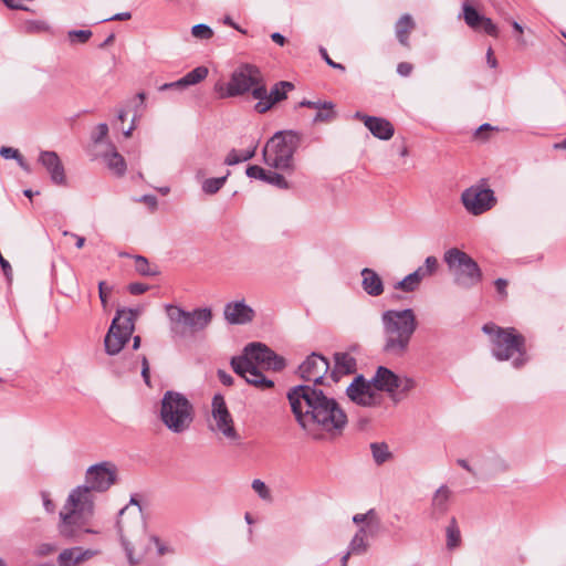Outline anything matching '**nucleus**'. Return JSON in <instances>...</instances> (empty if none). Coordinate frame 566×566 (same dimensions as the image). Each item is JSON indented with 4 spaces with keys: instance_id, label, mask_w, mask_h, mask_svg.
Instances as JSON below:
<instances>
[{
    "instance_id": "13d9d810",
    "label": "nucleus",
    "mask_w": 566,
    "mask_h": 566,
    "mask_svg": "<svg viewBox=\"0 0 566 566\" xmlns=\"http://www.w3.org/2000/svg\"><path fill=\"white\" fill-rule=\"evenodd\" d=\"M63 235L64 237L70 235L72 238H74L76 240L75 245H76L77 249H82L84 247V244H85V238L84 237H80V235H77V234H75L73 232H70V231H63Z\"/></svg>"
},
{
    "instance_id": "603ef678",
    "label": "nucleus",
    "mask_w": 566,
    "mask_h": 566,
    "mask_svg": "<svg viewBox=\"0 0 566 566\" xmlns=\"http://www.w3.org/2000/svg\"><path fill=\"white\" fill-rule=\"evenodd\" d=\"M239 163H242L241 156L237 153L235 149H232L226 157L224 164L228 166H233Z\"/></svg>"
},
{
    "instance_id": "c03bdc74",
    "label": "nucleus",
    "mask_w": 566,
    "mask_h": 566,
    "mask_svg": "<svg viewBox=\"0 0 566 566\" xmlns=\"http://www.w3.org/2000/svg\"><path fill=\"white\" fill-rule=\"evenodd\" d=\"M112 290H113V287L108 286L106 284V282L101 281L98 283V296H99L102 306L105 311L107 310V300H108L109 294L112 293Z\"/></svg>"
},
{
    "instance_id": "e433bc0d",
    "label": "nucleus",
    "mask_w": 566,
    "mask_h": 566,
    "mask_svg": "<svg viewBox=\"0 0 566 566\" xmlns=\"http://www.w3.org/2000/svg\"><path fill=\"white\" fill-rule=\"evenodd\" d=\"M230 171L227 172L226 176L219 178H208L202 184V191L207 195L217 193L224 185Z\"/></svg>"
},
{
    "instance_id": "7c9ffc66",
    "label": "nucleus",
    "mask_w": 566,
    "mask_h": 566,
    "mask_svg": "<svg viewBox=\"0 0 566 566\" xmlns=\"http://www.w3.org/2000/svg\"><path fill=\"white\" fill-rule=\"evenodd\" d=\"M370 450L377 465H381L392 458V453L389 451L386 442H373L370 443Z\"/></svg>"
},
{
    "instance_id": "4c0bfd02",
    "label": "nucleus",
    "mask_w": 566,
    "mask_h": 566,
    "mask_svg": "<svg viewBox=\"0 0 566 566\" xmlns=\"http://www.w3.org/2000/svg\"><path fill=\"white\" fill-rule=\"evenodd\" d=\"M419 280H416V276H413L411 273L405 276L401 281L397 282L395 284L396 290H400L407 293L415 292L420 287Z\"/></svg>"
},
{
    "instance_id": "864d4df0",
    "label": "nucleus",
    "mask_w": 566,
    "mask_h": 566,
    "mask_svg": "<svg viewBox=\"0 0 566 566\" xmlns=\"http://www.w3.org/2000/svg\"><path fill=\"white\" fill-rule=\"evenodd\" d=\"M412 70H413L412 64H410L408 62H400L397 65V72L401 76H409L411 74Z\"/></svg>"
},
{
    "instance_id": "8fccbe9b",
    "label": "nucleus",
    "mask_w": 566,
    "mask_h": 566,
    "mask_svg": "<svg viewBox=\"0 0 566 566\" xmlns=\"http://www.w3.org/2000/svg\"><path fill=\"white\" fill-rule=\"evenodd\" d=\"M319 53H321V56L324 59V61L329 65L332 66L333 69H337V70H340L342 72H345V66L340 63H336L333 61V59L329 57L327 51L325 48L321 46L319 48Z\"/></svg>"
},
{
    "instance_id": "a18cd8bd",
    "label": "nucleus",
    "mask_w": 566,
    "mask_h": 566,
    "mask_svg": "<svg viewBox=\"0 0 566 566\" xmlns=\"http://www.w3.org/2000/svg\"><path fill=\"white\" fill-rule=\"evenodd\" d=\"M148 539L155 544L156 546V549H157V554L159 556H164L166 554H171L174 553V549L167 545H165L164 543L160 542V539L157 537V536H149Z\"/></svg>"
},
{
    "instance_id": "a19ab883",
    "label": "nucleus",
    "mask_w": 566,
    "mask_h": 566,
    "mask_svg": "<svg viewBox=\"0 0 566 566\" xmlns=\"http://www.w3.org/2000/svg\"><path fill=\"white\" fill-rule=\"evenodd\" d=\"M368 544L366 539L360 536H355L352 538L349 543V553L353 554H363L367 551Z\"/></svg>"
},
{
    "instance_id": "f3484780",
    "label": "nucleus",
    "mask_w": 566,
    "mask_h": 566,
    "mask_svg": "<svg viewBox=\"0 0 566 566\" xmlns=\"http://www.w3.org/2000/svg\"><path fill=\"white\" fill-rule=\"evenodd\" d=\"M212 418L216 422L217 431L221 432L229 440H238L239 434L234 428L233 419L228 410L224 398L221 395H214L212 398Z\"/></svg>"
},
{
    "instance_id": "4468645a",
    "label": "nucleus",
    "mask_w": 566,
    "mask_h": 566,
    "mask_svg": "<svg viewBox=\"0 0 566 566\" xmlns=\"http://www.w3.org/2000/svg\"><path fill=\"white\" fill-rule=\"evenodd\" d=\"M484 182L485 179H482L481 184L469 187L461 195L462 205L473 216H480L496 205L494 191L486 188Z\"/></svg>"
},
{
    "instance_id": "f03ea898",
    "label": "nucleus",
    "mask_w": 566,
    "mask_h": 566,
    "mask_svg": "<svg viewBox=\"0 0 566 566\" xmlns=\"http://www.w3.org/2000/svg\"><path fill=\"white\" fill-rule=\"evenodd\" d=\"M230 364L237 375L259 389H269L274 386V382L262 374L259 366L274 371L285 367L284 358L262 343L248 344L243 355L232 357Z\"/></svg>"
},
{
    "instance_id": "aec40b11",
    "label": "nucleus",
    "mask_w": 566,
    "mask_h": 566,
    "mask_svg": "<svg viewBox=\"0 0 566 566\" xmlns=\"http://www.w3.org/2000/svg\"><path fill=\"white\" fill-rule=\"evenodd\" d=\"M397 376L391 369L379 366L370 380L374 389L386 391L395 402H398L400 398L397 397Z\"/></svg>"
},
{
    "instance_id": "b1692460",
    "label": "nucleus",
    "mask_w": 566,
    "mask_h": 566,
    "mask_svg": "<svg viewBox=\"0 0 566 566\" xmlns=\"http://www.w3.org/2000/svg\"><path fill=\"white\" fill-rule=\"evenodd\" d=\"M356 368L357 361L349 353H335L331 376L334 381H338L342 376L354 374Z\"/></svg>"
},
{
    "instance_id": "dca6fc26",
    "label": "nucleus",
    "mask_w": 566,
    "mask_h": 566,
    "mask_svg": "<svg viewBox=\"0 0 566 566\" xmlns=\"http://www.w3.org/2000/svg\"><path fill=\"white\" fill-rule=\"evenodd\" d=\"M347 397L358 406L375 407L378 403V395L375 392L371 380L363 375H357L346 389Z\"/></svg>"
},
{
    "instance_id": "393cba45",
    "label": "nucleus",
    "mask_w": 566,
    "mask_h": 566,
    "mask_svg": "<svg viewBox=\"0 0 566 566\" xmlns=\"http://www.w3.org/2000/svg\"><path fill=\"white\" fill-rule=\"evenodd\" d=\"M98 552L94 549H83L82 547H72L62 551L59 555V566H76L80 563L94 557Z\"/></svg>"
},
{
    "instance_id": "c9c22d12",
    "label": "nucleus",
    "mask_w": 566,
    "mask_h": 566,
    "mask_svg": "<svg viewBox=\"0 0 566 566\" xmlns=\"http://www.w3.org/2000/svg\"><path fill=\"white\" fill-rule=\"evenodd\" d=\"M208 73H209L208 67L201 65V66H197L196 69L191 70L182 77L185 80L187 87H189L191 85H196V84L200 83L201 81H203L208 76Z\"/></svg>"
},
{
    "instance_id": "09e8293b",
    "label": "nucleus",
    "mask_w": 566,
    "mask_h": 566,
    "mask_svg": "<svg viewBox=\"0 0 566 566\" xmlns=\"http://www.w3.org/2000/svg\"><path fill=\"white\" fill-rule=\"evenodd\" d=\"M172 88L179 90V91L187 88L184 77H181L175 82H171V83H165L161 86H159V91H167V90H172Z\"/></svg>"
},
{
    "instance_id": "2eb2a0df",
    "label": "nucleus",
    "mask_w": 566,
    "mask_h": 566,
    "mask_svg": "<svg viewBox=\"0 0 566 566\" xmlns=\"http://www.w3.org/2000/svg\"><path fill=\"white\" fill-rule=\"evenodd\" d=\"M294 88L293 83L287 81H280L274 84L270 92H268L264 82L252 91V97L258 99L254 109L259 114H264L270 111L275 104L284 101L287 97V92Z\"/></svg>"
},
{
    "instance_id": "0e129e2a",
    "label": "nucleus",
    "mask_w": 566,
    "mask_h": 566,
    "mask_svg": "<svg viewBox=\"0 0 566 566\" xmlns=\"http://www.w3.org/2000/svg\"><path fill=\"white\" fill-rule=\"evenodd\" d=\"M140 201L149 205L150 207L157 206V198L153 195H145L140 198Z\"/></svg>"
},
{
    "instance_id": "052dcab7",
    "label": "nucleus",
    "mask_w": 566,
    "mask_h": 566,
    "mask_svg": "<svg viewBox=\"0 0 566 566\" xmlns=\"http://www.w3.org/2000/svg\"><path fill=\"white\" fill-rule=\"evenodd\" d=\"M11 10H27L22 4H19L15 0H1Z\"/></svg>"
},
{
    "instance_id": "7ed1b4c3",
    "label": "nucleus",
    "mask_w": 566,
    "mask_h": 566,
    "mask_svg": "<svg viewBox=\"0 0 566 566\" xmlns=\"http://www.w3.org/2000/svg\"><path fill=\"white\" fill-rule=\"evenodd\" d=\"M382 327V353L390 357H403L410 347L418 321L412 308L386 310L380 316Z\"/></svg>"
},
{
    "instance_id": "9d476101",
    "label": "nucleus",
    "mask_w": 566,
    "mask_h": 566,
    "mask_svg": "<svg viewBox=\"0 0 566 566\" xmlns=\"http://www.w3.org/2000/svg\"><path fill=\"white\" fill-rule=\"evenodd\" d=\"M443 260L453 275V283L462 290H471L483 280L479 264L458 248L444 252Z\"/></svg>"
},
{
    "instance_id": "bb28decb",
    "label": "nucleus",
    "mask_w": 566,
    "mask_h": 566,
    "mask_svg": "<svg viewBox=\"0 0 566 566\" xmlns=\"http://www.w3.org/2000/svg\"><path fill=\"white\" fill-rule=\"evenodd\" d=\"M360 275L363 290L370 296H379L384 293V282L380 275L373 269L365 268Z\"/></svg>"
},
{
    "instance_id": "6e6d98bb",
    "label": "nucleus",
    "mask_w": 566,
    "mask_h": 566,
    "mask_svg": "<svg viewBox=\"0 0 566 566\" xmlns=\"http://www.w3.org/2000/svg\"><path fill=\"white\" fill-rule=\"evenodd\" d=\"M322 104H324V102H322V101L314 102V101L303 99L298 103V106L319 109V108H322Z\"/></svg>"
},
{
    "instance_id": "6e6552de",
    "label": "nucleus",
    "mask_w": 566,
    "mask_h": 566,
    "mask_svg": "<svg viewBox=\"0 0 566 566\" xmlns=\"http://www.w3.org/2000/svg\"><path fill=\"white\" fill-rule=\"evenodd\" d=\"M169 319V329L174 338H186L203 331L212 321L210 308L186 311L178 305L165 306Z\"/></svg>"
},
{
    "instance_id": "4d7b16f0",
    "label": "nucleus",
    "mask_w": 566,
    "mask_h": 566,
    "mask_svg": "<svg viewBox=\"0 0 566 566\" xmlns=\"http://www.w3.org/2000/svg\"><path fill=\"white\" fill-rule=\"evenodd\" d=\"M494 285L500 295L506 296L507 281L505 279L495 280Z\"/></svg>"
},
{
    "instance_id": "0eeeda50",
    "label": "nucleus",
    "mask_w": 566,
    "mask_h": 566,
    "mask_svg": "<svg viewBox=\"0 0 566 566\" xmlns=\"http://www.w3.org/2000/svg\"><path fill=\"white\" fill-rule=\"evenodd\" d=\"M160 420L176 434L188 431L195 419V409L188 398L177 391L168 390L160 402Z\"/></svg>"
},
{
    "instance_id": "c756f323",
    "label": "nucleus",
    "mask_w": 566,
    "mask_h": 566,
    "mask_svg": "<svg viewBox=\"0 0 566 566\" xmlns=\"http://www.w3.org/2000/svg\"><path fill=\"white\" fill-rule=\"evenodd\" d=\"M439 263L436 256H427L424 264L417 268L411 274L421 283L426 277L432 276L438 270Z\"/></svg>"
},
{
    "instance_id": "412c9836",
    "label": "nucleus",
    "mask_w": 566,
    "mask_h": 566,
    "mask_svg": "<svg viewBox=\"0 0 566 566\" xmlns=\"http://www.w3.org/2000/svg\"><path fill=\"white\" fill-rule=\"evenodd\" d=\"M254 311L244 301H235L224 306V318L230 324H247L253 321Z\"/></svg>"
},
{
    "instance_id": "c85d7f7f",
    "label": "nucleus",
    "mask_w": 566,
    "mask_h": 566,
    "mask_svg": "<svg viewBox=\"0 0 566 566\" xmlns=\"http://www.w3.org/2000/svg\"><path fill=\"white\" fill-rule=\"evenodd\" d=\"M104 160L111 171L120 177L126 171V161L124 157L115 149L104 155Z\"/></svg>"
},
{
    "instance_id": "f8f14e48",
    "label": "nucleus",
    "mask_w": 566,
    "mask_h": 566,
    "mask_svg": "<svg viewBox=\"0 0 566 566\" xmlns=\"http://www.w3.org/2000/svg\"><path fill=\"white\" fill-rule=\"evenodd\" d=\"M263 77L260 70L252 64H242L235 69L230 77V81L224 86L222 83L214 85V91L220 98L241 96L251 92L262 85Z\"/></svg>"
},
{
    "instance_id": "e2e57ef3",
    "label": "nucleus",
    "mask_w": 566,
    "mask_h": 566,
    "mask_svg": "<svg viewBox=\"0 0 566 566\" xmlns=\"http://www.w3.org/2000/svg\"><path fill=\"white\" fill-rule=\"evenodd\" d=\"M271 39L273 42H275L276 44L279 45H284L285 42H286V39L283 34L279 33V32H274L271 34Z\"/></svg>"
},
{
    "instance_id": "f704fd0d",
    "label": "nucleus",
    "mask_w": 566,
    "mask_h": 566,
    "mask_svg": "<svg viewBox=\"0 0 566 566\" xmlns=\"http://www.w3.org/2000/svg\"><path fill=\"white\" fill-rule=\"evenodd\" d=\"M336 117V113L334 112V103L333 102H324L322 104V108L317 109L316 115L313 118L314 123H328Z\"/></svg>"
},
{
    "instance_id": "f257e3e1",
    "label": "nucleus",
    "mask_w": 566,
    "mask_h": 566,
    "mask_svg": "<svg viewBox=\"0 0 566 566\" xmlns=\"http://www.w3.org/2000/svg\"><path fill=\"white\" fill-rule=\"evenodd\" d=\"M329 369V361L312 353L298 367L301 377L313 385H298L290 389L287 399L298 424L313 439H321L322 431L342 434L347 426L346 412L339 403L317 387Z\"/></svg>"
},
{
    "instance_id": "58836bf2",
    "label": "nucleus",
    "mask_w": 566,
    "mask_h": 566,
    "mask_svg": "<svg viewBox=\"0 0 566 566\" xmlns=\"http://www.w3.org/2000/svg\"><path fill=\"white\" fill-rule=\"evenodd\" d=\"M416 387V381L408 376H397V397L399 394H408Z\"/></svg>"
},
{
    "instance_id": "72a5a7b5",
    "label": "nucleus",
    "mask_w": 566,
    "mask_h": 566,
    "mask_svg": "<svg viewBox=\"0 0 566 566\" xmlns=\"http://www.w3.org/2000/svg\"><path fill=\"white\" fill-rule=\"evenodd\" d=\"M353 522L355 524H361V523H366L367 524V527L369 530V533H373V531H378L379 528V518L377 516V513L374 509H370L367 513L365 514H355L353 516Z\"/></svg>"
},
{
    "instance_id": "774afa93",
    "label": "nucleus",
    "mask_w": 566,
    "mask_h": 566,
    "mask_svg": "<svg viewBox=\"0 0 566 566\" xmlns=\"http://www.w3.org/2000/svg\"><path fill=\"white\" fill-rule=\"evenodd\" d=\"M255 150H256V146H254L253 148L249 149V150H245L243 151L240 156H241V159L242 161H247V160H250L251 158L254 157L255 155Z\"/></svg>"
},
{
    "instance_id": "6ab92c4d",
    "label": "nucleus",
    "mask_w": 566,
    "mask_h": 566,
    "mask_svg": "<svg viewBox=\"0 0 566 566\" xmlns=\"http://www.w3.org/2000/svg\"><path fill=\"white\" fill-rule=\"evenodd\" d=\"M39 163L46 169L53 184L57 186L66 184L63 164L55 151L42 150L39 155Z\"/></svg>"
},
{
    "instance_id": "20e7f679",
    "label": "nucleus",
    "mask_w": 566,
    "mask_h": 566,
    "mask_svg": "<svg viewBox=\"0 0 566 566\" xmlns=\"http://www.w3.org/2000/svg\"><path fill=\"white\" fill-rule=\"evenodd\" d=\"M482 331L490 337L491 353L496 360H512L515 368H521L527 361L525 337L513 327H500L486 323Z\"/></svg>"
},
{
    "instance_id": "37998d69",
    "label": "nucleus",
    "mask_w": 566,
    "mask_h": 566,
    "mask_svg": "<svg viewBox=\"0 0 566 566\" xmlns=\"http://www.w3.org/2000/svg\"><path fill=\"white\" fill-rule=\"evenodd\" d=\"M252 489L258 493L262 500H270L271 493L265 483L259 479L253 480Z\"/></svg>"
},
{
    "instance_id": "2f4dec72",
    "label": "nucleus",
    "mask_w": 566,
    "mask_h": 566,
    "mask_svg": "<svg viewBox=\"0 0 566 566\" xmlns=\"http://www.w3.org/2000/svg\"><path fill=\"white\" fill-rule=\"evenodd\" d=\"M135 270L143 276H157L160 272L157 265H153L143 255H134Z\"/></svg>"
},
{
    "instance_id": "ea45409f",
    "label": "nucleus",
    "mask_w": 566,
    "mask_h": 566,
    "mask_svg": "<svg viewBox=\"0 0 566 566\" xmlns=\"http://www.w3.org/2000/svg\"><path fill=\"white\" fill-rule=\"evenodd\" d=\"M191 33L195 38L201 39V40H208L213 35L212 29L203 23L196 24L191 29Z\"/></svg>"
},
{
    "instance_id": "ddd939ff",
    "label": "nucleus",
    "mask_w": 566,
    "mask_h": 566,
    "mask_svg": "<svg viewBox=\"0 0 566 566\" xmlns=\"http://www.w3.org/2000/svg\"><path fill=\"white\" fill-rule=\"evenodd\" d=\"M136 316L135 310H117L104 339L105 352L108 355H117L129 340L135 331Z\"/></svg>"
},
{
    "instance_id": "4be33fe9",
    "label": "nucleus",
    "mask_w": 566,
    "mask_h": 566,
    "mask_svg": "<svg viewBox=\"0 0 566 566\" xmlns=\"http://www.w3.org/2000/svg\"><path fill=\"white\" fill-rule=\"evenodd\" d=\"M452 492L447 485H441L432 495L430 505V518L439 521L449 511Z\"/></svg>"
},
{
    "instance_id": "680f3d73",
    "label": "nucleus",
    "mask_w": 566,
    "mask_h": 566,
    "mask_svg": "<svg viewBox=\"0 0 566 566\" xmlns=\"http://www.w3.org/2000/svg\"><path fill=\"white\" fill-rule=\"evenodd\" d=\"M495 128L492 127L490 124L485 123V124H482L475 132V137L476 138H482V139H485L484 137H482L483 133L485 130H494Z\"/></svg>"
},
{
    "instance_id": "39448f33",
    "label": "nucleus",
    "mask_w": 566,
    "mask_h": 566,
    "mask_svg": "<svg viewBox=\"0 0 566 566\" xmlns=\"http://www.w3.org/2000/svg\"><path fill=\"white\" fill-rule=\"evenodd\" d=\"M117 482V467L109 461H103L87 468L85 472V483L71 491L70 502L72 504L81 503L84 510L94 509L95 497L93 492H106Z\"/></svg>"
},
{
    "instance_id": "473e14b6",
    "label": "nucleus",
    "mask_w": 566,
    "mask_h": 566,
    "mask_svg": "<svg viewBox=\"0 0 566 566\" xmlns=\"http://www.w3.org/2000/svg\"><path fill=\"white\" fill-rule=\"evenodd\" d=\"M447 534V547L452 551L461 544V533L457 523L455 517H452L449 525L446 528Z\"/></svg>"
},
{
    "instance_id": "1a4fd4ad",
    "label": "nucleus",
    "mask_w": 566,
    "mask_h": 566,
    "mask_svg": "<svg viewBox=\"0 0 566 566\" xmlns=\"http://www.w3.org/2000/svg\"><path fill=\"white\" fill-rule=\"evenodd\" d=\"M116 528L129 564L137 565L140 558L134 557L135 545L147 537L143 510H130L129 505L123 507L118 513Z\"/></svg>"
},
{
    "instance_id": "9b49d317",
    "label": "nucleus",
    "mask_w": 566,
    "mask_h": 566,
    "mask_svg": "<svg viewBox=\"0 0 566 566\" xmlns=\"http://www.w3.org/2000/svg\"><path fill=\"white\" fill-rule=\"evenodd\" d=\"M93 513L94 509L88 512L84 510L81 503L72 504L69 495L63 510L60 512V534L72 541L81 539L83 534H96L97 531L85 527Z\"/></svg>"
},
{
    "instance_id": "49530a36",
    "label": "nucleus",
    "mask_w": 566,
    "mask_h": 566,
    "mask_svg": "<svg viewBox=\"0 0 566 566\" xmlns=\"http://www.w3.org/2000/svg\"><path fill=\"white\" fill-rule=\"evenodd\" d=\"M108 134V126L105 123H101L96 127V132L93 134L92 139L94 143L102 142Z\"/></svg>"
},
{
    "instance_id": "79ce46f5",
    "label": "nucleus",
    "mask_w": 566,
    "mask_h": 566,
    "mask_svg": "<svg viewBox=\"0 0 566 566\" xmlns=\"http://www.w3.org/2000/svg\"><path fill=\"white\" fill-rule=\"evenodd\" d=\"M67 36L71 42H74L75 39H77V41L80 43H86L92 36V31L91 30H71V31H69Z\"/></svg>"
},
{
    "instance_id": "a211bd4d",
    "label": "nucleus",
    "mask_w": 566,
    "mask_h": 566,
    "mask_svg": "<svg viewBox=\"0 0 566 566\" xmlns=\"http://www.w3.org/2000/svg\"><path fill=\"white\" fill-rule=\"evenodd\" d=\"M465 24L475 32H484L485 34L499 38L500 31L497 25L485 15L481 14L470 2L465 0L462 3V14Z\"/></svg>"
},
{
    "instance_id": "69168bd1",
    "label": "nucleus",
    "mask_w": 566,
    "mask_h": 566,
    "mask_svg": "<svg viewBox=\"0 0 566 566\" xmlns=\"http://www.w3.org/2000/svg\"><path fill=\"white\" fill-rule=\"evenodd\" d=\"M486 61H488V64H489V66H490V67L495 69V67L497 66V61H496V59L494 57V55H493V51H492V49H491V48L488 50V53H486Z\"/></svg>"
},
{
    "instance_id": "423d86ee",
    "label": "nucleus",
    "mask_w": 566,
    "mask_h": 566,
    "mask_svg": "<svg viewBox=\"0 0 566 566\" xmlns=\"http://www.w3.org/2000/svg\"><path fill=\"white\" fill-rule=\"evenodd\" d=\"M302 134L296 130H279L265 144L264 163L274 169L293 171L294 154L302 142Z\"/></svg>"
},
{
    "instance_id": "de8ad7c7",
    "label": "nucleus",
    "mask_w": 566,
    "mask_h": 566,
    "mask_svg": "<svg viewBox=\"0 0 566 566\" xmlns=\"http://www.w3.org/2000/svg\"><path fill=\"white\" fill-rule=\"evenodd\" d=\"M0 155L4 159H14V160H20V157H21V154L19 153L18 149L12 148V147H7V146L1 147Z\"/></svg>"
},
{
    "instance_id": "cd10ccee",
    "label": "nucleus",
    "mask_w": 566,
    "mask_h": 566,
    "mask_svg": "<svg viewBox=\"0 0 566 566\" xmlns=\"http://www.w3.org/2000/svg\"><path fill=\"white\" fill-rule=\"evenodd\" d=\"M416 24L410 14H403L395 25L396 36L399 43L409 48V34L415 29Z\"/></svg>"
},
{
    "instance_id": "3c124183",
    "label": "nucleus",
    "mask_w": 566,
    "mask_h": 566,
    "mask_svg": "<svg viewBox=\"0 0 566 566\" xmlns=\"http://www.w3.org/2000/svg\"><path fill=\"white\" fill-rule=\"evenodd\" d=\"M127 289L130 294L140 295V294L145 293L146 291H148L149 286L144 283L135 282V283H130Z\"/></svg>"
},
{
    "instance_id": "a878e982",
    "label": "nucleus",
    "mask_w": 566,
    "mask_h": 566,
    "mask_svg": "<svg viewBox=\"0 0 566 566\" xmlns=\"http://www.w3.org/2000/svg\"><path fill=\"white\" fill-rule=\"evenodd\" d=\"M366 128L381 140H388L395 134L394 125L388 119L377 116L366 118Z\"/></svg>"
},
{
    "instance_id": "338daca9",
    "label": "nucleus",
    "mask_w": 566,
    "mask_h": 566,
    "mask_svg": "<svg viewBox=\"0 0 566 566\" xmlns=\"http://www.w3.org/2000/svg\"><path fill=\"white\" fill-rule=\"evenodd\" d=\"M42 497H43V505L45 507V510L48 512H53L54 510V504L53 502L49 499L48 494L45 492L42 493Z\"/></svg>"
},
{
    "instance_id": "5701e85b",
    "label": "nucleus",
    "mask_w": 566,
    "mask_h": 566,
    "mask_svg": "<svg viewBox=\"0 0 566 566\" xmlns=\"http://www.w3.org/2000/svg\"><path fill=\"white\" fill-rule=\"evenodd\" d=\"M245 172H247V176L250 178L260 179V180H262L266 184L273 185L280 189H289L290 188V184L287 182V180L284 178L283 175L275 172V171L265 170L264 168H262L260 166H256V165L249 166L247 168Z\"/></svg>"
},
{
    "instance_id": "5fc2aeb1",
    "label": "nucleus",
    "mask_w": 566,
    "mask_h": 566,
    "mask_svg": "<svg viewBox=\"0 0 566 566\" xmlns=\"http://www.w3.org/2000/svg\"><path fill=\"white\" fill-rule=\"evenodd\" d=\"M218 378L220 382L224 386L233 385V377L230 374L226 373L224 370H218Z\"/></svg>"
},
{
    "instance_id": "bf43d9fd",
    "label": "nucleus",
    "mask_w": 566,
    "mask_h": 566,
    "mask_svg": "<svg viewBox=\"0 0 566 566\" xmlns=\"http://www.w3.org/2000/svg\"><path fill=\"white\" fill-rule=\"evenodd\" d=\"M130 18H132L130 12H122V13H116L113 17L105 19L104 21H124V20H129Z\"/></svg>"
}]
</instances>
